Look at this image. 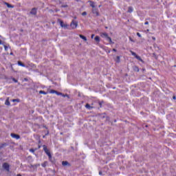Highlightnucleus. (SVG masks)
I'll list each match as a JSON object with an SVG mask.
<instances>
[{"label": "nucleus", "mask_w": 176, "mask_h": 176, "mask_svg": "<svg viewBox=\"0 0 176 176\" xmlns=\"http://www.w3.org/2000/svg\"><path fill=\"white\" fill-rule=\"evenodd\" d=\"M102 102H99V105H100V108L102 107Z\"/></svg>", "instance_id": "32"}, {"label": "nucleus", "mask_w": 176, "mask_h": 176, "mask_svg": "<svg viewBox=\"0 0 176 176\" xmlns=\"http://www.w3.org/2000/svg\"><path fill=\"white\" fill-rule=\"evenodd\" d=\"M137 36H139V38H141V34H140L139 32L137 33Z\"/></svg>", "instance_id": "36"}, {"label": "nucleus", "mask_w": 176, "mask_h": 176, "mask_svg": "<svg viewBox=\"0 0 176 176\" xmlns=\"http://www.w3.org/2000/svg\"><path fill=\"white\" fill-rule=\"evenodd\" d=\"M153 41H156V38L152 37Z\"/></svg>", "instance_id": "43"}, {"label": "nucleus", "mask_w": 176, "mask_h": 176, "mask_svg": "<svg viewBox=\"0 0 176 176\" xmlns=\"http://www.w3.org/2000/svg\"><path fill=\"white\" fill-rule=\"evenodd\" d=\"M39 166H41V164H35L34 165V168H37V167H39Z\"/></svg>", "instance_id": "31"}, {"label": "nucleus", "mask_w": 176, "mask_h": 176, "mask_svg": "<svg viewBox=\"0 0 176 176\" xmlns=\"http://www.w3.org/2000/svg\"><path fill=\"white\" fill-rule=\"evenodd\" d=\"M99 8H101V6H99Z\"/></svg>", "instance_id": "50"}, {"label": "nucleus", "mask_w": 176, "mask_h": 176, "mask_svg": "<svg viewBox=\"0 0 176 176\" xmlns=\"http://www.w3.org/2000/svg\"><path fill=\"white\" fill-rule=\"evenodd\" d=\"M30 152H32V153H35V150L33 148H30Z\"/></svg>", "instance_id": "26"}, {"label": "nucleus", "mask_w": 176, "mask_h": 176, "mask_svg": "<svg viewBox=\"0 0 176 176\" xmlns=\"http://www.w3.org/2000/svg\"><path fill=\"white\" fill-rule=\"evenodd\" d=\"M85 108H87V109H93V107L90 106V104L89 103H87L85 105Z\"/></svg>", "instance_id": "12"}, {"label": "nucleus", "mask_w": 176, "mask_h": 176, "mask_svg": "<svg viewBox=\"0 0 176 176\" xmlns=\"http://www.w3.org/2000/svg\"><path fill=\"white\" fill-rule=\"evenodd\" d=\"M173 100H176L175 96H173Z\"/></svg>", "instance_id": "46"}, {"label": "nucleus", "mask_w": 176, "mask_h": 176, "mask_svg": "<svg viewBox=\"0 0 176 176\" xmlns=\"http://www.w3.org/2000/svg\"><path fill=\"white\" fill-rule=\"evenodd\" d=\"M43 148L46 155L49 156V155H50V151H49V149H47V146L46 145H43Z\"/></svg>", "instance_id": "5"}, {"label": "nucleus", "mask_w": 176, "mask_h": 176, "mask_svg": "<svg viewBox=\"0 0 176 176\" xmlns=\"http://www.w3.org/2000/svg\"><path fill=\"white\" fill-rule=\"evenodd\" d=\"M63 97H67V98H69V96L68 94H63Z\"/></svg>", "instance_id": "30"}, {"label": "nucleus", "mask_w": 176, "mask_h": 176, "mask_svg": "<svg viewBox=\"0 0 176 176\" xmlns=\"http://www.w3.org/2000/svg\"><path fill=\"white\" fill-rule=\"evenodd\" d=\"M133 7L130 6L128 8V13H133Z\"/></svg>", "instance_id": "14"}, {"label": "nucleus", "mask_w": 176, "mask_h": 176, "mask_svg": "<svg viewBox=\"0 0 176 176\" xmlns=\"http://www.w3.org/2000/svg\"><path fill=\"white\" fill-rule=\"evenodd\" d=\"M92 13L96 17L100 16V12L98 11V8H92Z\"/></svg>", "instance_id": "2"}, {"label": "nucleus", "mask_w": 176, "mask_h": 176, "mask_svg": "<svg viewBox=\"0 0 176 176\" xmlns=\"http://www.w3.org/2000/svg\"><path fill=\"white\" fill-rule=\"evenodd\" d=\"M153 54V56L155 57V58H157V56H156L155 54Z\"/></svg>", "instance_id": "40"}, {"label": "nucleus", "mask_w": 176, "mask_h": 176, "mask_svg": "<svg viewBox=\"0 0 176 176\" xmlns=\"http://www.w3.org/2000/svg\"><path fill=\"white\" fill-rule=\"evenodd\" d=\"M144 24H145V25H148V24H149V22L146 21V22L144 23Z\"/></svg>", "instance_id": "37"}, {"label": "nucleus", "mask_w": 176, "mask_h": 176, "mask_svg": "<svg viewBox=\"0 0 176 176\" xmlns=\"http://www.w3.org/2000/svg\"><path fill=\"white\" fill-rule=\"evenodd\" d=\"M134 71H136L137 72H138L140 71V69H138V67H135Z\"/></svg>", "instance_id": "25"}, {"label": "nucleus", "mask_w": 176, "mask_h": 176, "mask_svg": "<svg viewBox=\"0 0 176 176\" xmlns=\"http://www.w3.org/2000/svg\"><path fill=\"white\" fill-rule=\"evenodd\" d=\"M30 14H33L34 16H35L36 14V8H32L30 11Z\"/></svg>", "instance_id": "8"}, {"label": "nucleus", "mask_w": 176, "mask_h": 176, "mask_svg": "<svg viewBox=\"0 0 176 176\" xmlns=\"http://www.w3.org/2000/svg\"><path fill=\"white\" fill-rule=\"evenodd\" d=\"M6 5H7L8 8H14V6L10 5L9 3H6Z\"/></svg>", "instance_id": "20"}, {"label": "nucleus", "mask_w": 176, "mask_h": 176, "mask_svg": "<svg viewBox=\"0 0 176 176\" xmlns=\"http://www.w3.org/2000/svg\"><path fill=\"white\" fill-rule=\"evenodd\" d=\"M89 3H90V6H91L92 9L96 8L95 3L94 1H90Z\"/></svg>", "instance_id": "10"}, {"label": "nucleus", "mask_w": 176, "mask_h": 176, "mask_svg": "<svg viewBox=\"0 0 176 176\" xmlns=\"http://www.w3.org/2000/svg\"><path fill=\"white\" fill-rule=\"evenodd\" d=\"M91 38L93 39V38H94V34H91Z\"/></svg>", "instance_id": "41"}, {"label": "nucleus", "mask_w": 176, "mask_h": 176, "mask_svg": "<svg viewBox=\"0 0 176 176\" xmlns=\"http://www.w3.org/2000/svg\"><path fill=\"white\" fill-rule=\"evenodd\" d=\"M24 80H25V82H28V78H24Z\"/></svg>", "instance_id": "39"}, {"label": "nucleus", "mask_w": 176, "mask_h": 176, "mask_svg": "<svg viewBox=\"0 0 176 176\" xmlns=\"http://www.w3.org/2000/svg\"><path fill=\"white\" fill-rule=\"evenodd\" d=\"M129 40H130L131 42H134V41L131 39V37H129Z\"/></svg>", "instance_id": "42"}, {"label": "nucleus", "mask_w": 176, "mask_h": 176, "mask_svg": "<svg viewBox=\"0 0 176 176\" xmlns=\"http://www.w3.org/2000/svg\"><path fill=\"white\" fill-rule=\"evenodd\" d=\"M13 82H14L15 83H17V80H16V78H12Z\"/></svg>", "instance_id": "34"}, {"label": "nucleus", "mask_w": 176, "mask_h": 176, "mask_svg": "<svg viewBox=\"0 0 176 176\" xmlns=\"http://www.w3.org/2000/svg\"><path fill=\"white\" fill-rule=\"evenodd\" d=\"M81 14L82 16H87V12H83Z\"/></svg>", "instance_id": "27"}, {"label": "nucleus", "mask_w": 176, "mask_h": 176, "mask_svg": "<svg viewBox=\"0 0 176 176\" xmlns=\"http://www.w3.org/2000/svg\"><path fill=\"white\" fill-rule=\"evenodd\" d=\"M62 166H71V164H69V162H67V161H63L62 162Z\"/></svg>", "instance_id": "9"}, {"label": "nucleus", "mask_w": 176, "mask_h": 176, "mask_svg": "<svg viewBox=\"0 0 176 176\" xmlns=\"http://www.w3.org/2000/svg\"><path fill=\"white\" fill-rule=\"evenodd\" d=\"M48 157H49V160H52V154H50V155H48Z\"/></svg>", "instance_id": "33"}, {"label": "nucleus", "mask_w": 176, "mask_h": 176, "mask_svg": "<svg viewBox=\"0 0 176 176\" xmlns=\"http://www.w3.org/2000/svg\"><path fill=\"white\" fill-rule=\"evenodd\" d=\"M12 102H20V100H19V99H13V100H12Z\"/></svg>", "instance_id": "21"}, {"label": "nucleus", "mask_w": 176, "mask_h": 176, "mask_svg": "<svg viewBox=\"0 0 176 176\" xmlns=\"http://www.w3.org/2000/svg\"><path fill=\"white\" fill-rule=\"evenodd\" d=\"M6 143L2 144L0 148H4V146H6Z\"/></svg>", "instance_id": "29"}, {"label": "nucleus", "mask_w": 176, "mask_h": 176, "mask_svg": "<svg viewBox=\"0 0 176 176\" xmlns=\"http://www.w3.org/2000/svg\"><path fill=\"white\" fill-rule=\"evenodd\" d=\"M130 53H131L132 56L135 57L137 58V60H138L139 61H141V63H144V60H142V58H141V56L137 55V54H135V52L130 50Z\"/></svg>", "instance_id": "1"}, {"label": "nucleus", "mask_w": 176, "mask_h": 176, "mask_svg": "<svg viewBox=\"0 0 176 176\" xmlns=\"http://www.w3.org/2000/svg\"><path fill=\"white\" fill-rule=\"evenodd\" d=\"M3 168L6 170V171H9V164L8 163H4L3 164Z\"/></svg>", "instance_id": "6"}, {"label": "nucleus", "mask_w": 176, "mask_h": 176, "mask_svg": "<svg viewBox=\"0 0 176 176\" xmlns=\"http://www.w3.org/2000/svg\"><path fill=\"white\" fill-rule=\"evenodd\" d=\"M4 49H5V50H8V46L4 45Z\"/></svg>", "instance_id": "38"}, {"label": "nucleus", "mask_w": 176, "mask_h": 176, "mask_svg": "<svg viewBox=\"0 0 176 176\" xmlns=\"http://www.w3.org/2000/svg\"><path fill=\"white\" fill-rule=\"evenodd\" d=\"M99 175H102V172L100 171V172H99Z\"/></svg>", "instance_id": "44"}, {"label": "nucleus", "mask_w": 176, "mask_h": 176, "mask_svg": "<svg viewBox=\"0 0 176 176\" xmlns=\"http://www.w3.org/2000/svg\"><path fill=\"white\" fill-rule=\"evenodd\" d=\"M107 39L110 42V43H112V38H111V37L109 36Z\"/></svg>", "instance_id": "28"}, {"label": "nucleus", "mask_w": 176, "mask_h": 176, "mask_svg": "<svg viewBox=\"0 0 176 176\" xmlns=\"http://www.w3.org/2000/svg\"><path fill=\"white\" fill-rule=\"evenodd\" d=\"M94 40L96 41V42H97V43H100V36H96Z\"/></svg>", "instance_id": "15"}, {"label": "nucleus", "mask_w": 176, "mask_h": 176, "mask_svg": "<svg viewBox=\"0 0 176 176\" xmlns=\"http://www.w3.org/2000/svg\"><path fill=\"white\" fill-rule=\"evenodd\" d=\"M11 137L12 138H15L16 140H19L20 139V135H19L16 133H11Z\"/></svg>", "instance_id": "7"}, {"label": "nucleus", "mask_w": 176, "mask_h": 176, "mask_svg": "<svg viewBox=\"0 0 176 176\" xmlns=\"http://www.w3.org/2000/svg\"><path fill=\"white\" fill-rule=\"evenodd\" d=\"M5 104L6 105H8L9 107V105H10V102L9 101V98H8L6 100V102H5Z\"/></svg>", "instance_id": "16"}, {"label": "nucleus", "mask_w": 176, "mask_h": 176, "mask_svg": "<svg viewBox=\"0 0 176 176\" xmlns=\"http://www.w3.org/2000/svg\"><path fill=\"white\" fill-rule=\"evenodd\" d=\"M70 27L73 29L75 30V28H76V27H78V22L75 21H72L71 24H70Z\"/></svg>", "instance_id": "3"}, {"label": "nucleus", "mask_w": 176, "mask_h": 176, "mask_svg": "<svg viewBox=\"0 0 176 176\" xmlns=\"http://www.w3.org/2000/svg\"><path fill=\"white\" fill-rule=\"evenodd\" d=\"M102 118H105V116H103Z\"/></svg>", "instance_id": "49"}, {"label": "nucleus", "mask_w": 176, "mask_h": 176, "mask_svg": "<svg viewBox=\"0 0 176 176\" xmlns=\"http://www.w3.org/2000/svg\"><path fill=\"white\" fill-rule=\"evenodd\" d=\"M113 52H116V49H113Z\"/></svg>", "instance_id": "47"}, {"label": "nucleus", "mask_w": 176, "mask_h": 176, "mask_svg": "<svg viewBox=\"0 0 176 176\" xmlns=\"http://www.w3.org/2000/svg\"><path fill=\"white\" fill-rule=\"evenodd\" d=\"M42 167H46L47 166V161L44 162L41 164Z\"/></svg>", "instance_id": "17"}, {"label": "nucleus", "mask_w": 176, "mask_h": 176, "mask_svg": "<svg viewBox=\"0 0 176 176\" xmlns=\"http://www.w3.org/2000/svg\"><path fill=\"white\" fill-rule=\"evenodd\" d=\"M116 63H120V56H116Z\"/></svg>", "instance_id": "18"}, {"label": "nucleus", "mask_w": 176, "mask_h": 176, "mask_svg": "<svg viewBox=\"0 0 176 176\" xmlns=\"http://www.w3.org/2000/svg\"><path fill=\"white\" fill-rule=\"evenodd\" d=\"M58 21L59 23V24L60 25V27H62L63 28H67L68 25L65 23H64V21H63L60 19H58Z\"/></svg>", "instance_id": "4"}, {"label": "nucleus", "mask_w": 176, "mask_h": 176, "mask_svg": "<svg viewBox=\"0 0 176 176\" xmlns=\"http://www.w3.org/2000/svg\"><path fill=\"white\" fill-rule=\"evenodd\" d=\"M0 45H2V40L0 39Z\"/></svg>", "instance_id": "45"}, {"label": "nucleus", "mask_w": 176, "mask_h": 176, "mask_svg": "<svg viewBox=\"0 0 176 176\" xmlns=\"http://www.w3.org/2000/svg\"><path fill=\"white\" fill-rule=\"evenodd\" d=\"M30 168H35V165H30Z\"/></svg>", "instance_id": "35"}, {"label": "nucleus", "mask_w": 176, "mask_h": 176, "mask_svg": "<svg viewBox=\"0 0 176 176\" xmlns=\"http://www.w3.org/2000/svg\"><path fill=\"white\" fill-rule=\"evenodd\" d=\"M56 94L57 96H63V93L58 92V91H56Z\"/></svg>", "instance_id": "24"}, {"label": "nucleus", "mask_w": 176, "mask_h": 176, "mask_svg": "<svg viewBox=\"0 0 176 176\" xmlns=\"http://www.w3.org/2000/svg\"><path fill=\"white\" fill-rule=\"evenodd\" d=\"M80 38H81V39H83V41H85L86 42V41H87V38H86V36L82 35V34H80L79 35Z\"/></svg>", "instance_id": "13"}, {"label": "nucleus", "mask_w": 176, "mask_h": 176, "mask_svg": "<svg viewBox=\"0 0 176 176\" xmlns=\"http://www.w3.org/2000/svg\"><path fill=\"white\" fill-rule=\"evenodd\" d=\"M100 36H102V38H107L109 37L108 34L107 33H101Z\"/></svg>", "instance_id": "11"}, {"label": "nucleus", "mask_w": 176, "mask_h": 176, "mask_svg": "<svg viewBox=\"0 0 176 176\" xmlns=\"http://www.w3.org/2000/svg\"><path fill=\"white\" fill-rule=\"evenodd\" d=\"M18 65L21 67H24V64L21 61H18Z\"/></svg>", "instance_id": "19"}, {"label": "nucleus", "mask_w": 176, "mask_h": 176, "mask_svg": "<svg viewBox=\"0 0 176 176\" xmlns=\"http://www.w3.org/2000/svg\"><path fill=\"white\" fill-rule=\"evenodd\" d=\"M56 91H56V90H54V89H52V90L50 91V93H51L52 94H54V93L56 94Z\"/></svg>", "instance_id": "22"}, {"label": "nucleus", "mask_w": 176, "mask_h": 176, "mask_svg": "<svg viewBox=\"0 0 176 176\" xmlns=\"http://www.w3.org/2000/svg\"><path fill=\"white\" fill-rule=\"evenodd\" d=\"M146 32H149V29H147V30H146Z\"/></svg>", "instance_id": "48"}, {"label": "nucleus", "mask_w": 176, "mask_h": 176, "mask_svg": "<svg viewBox=\"0 0 176 176\" xmlns=\"http://www.w3.org/2000/svg\"><path fill=\"white\" fill-rule=\"evenodd\" d=\"M39 94H47V93H46V92L44 91H39Z\"/></svg>", "instance_id": "23"}]
</instances>
